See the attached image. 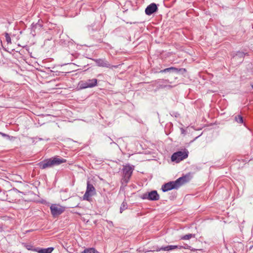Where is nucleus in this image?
Masks as SVG:
<instances>
[{
	"mask_svg": "<svg viewBox=\"0 0 253 253\" xmlns=\"http://www.w3.org/2000/svg\"><path fill=\"white\" fill-rule=\"evenodd\" d=\"M191 180L190 173L179 177L175 181H170L164 184L161 187L163 192H166L173 189H178L180 187L188 182Z\"/></svg>",
	"mask_w": 253,
	"mask_h": 253,
	"instance_id": "obj_1",
	"label": "nucleus"
},
{
	"mask_svg": "<svg viewBox=\"0 0 253 253\" xmlns=\"http://www.w3.org/2000/svg\"><path fill=\"white\" fill-rule=\"evenodd\" d=\"M15 66L14 69L12 70L15 72L17 74L23 75V74L27 71H33V68L38 70L41 72H45L49 74V72H52L50 69L51 67H46L41 66L40 64H35V66H33L32 64H27V67H25L23 64H15Z\"/></svg>",
	"mask_w": 253,
	"mask_h": 253,
	"instance_id": "obj_2",
	"label": "nucleus"
},
{
	"mask_svg": "<svg viewBox=\"0 0 253 253\" xmlns=\"http://www.w3.org/2000/svg\"><path fill=\"white\" fill-rule=\"evenodd\" d=\"M97 84V80L96 79H88L86 81H80L77 86L78 90H82L87 88H92Z\"/></svg>",
	"mask_w": 253,
	"mask_h": 253,
	"instance_id": "obj_3",
	"label": "nucleus"
},
{
	"mask_svg": "<svg viewBox=\"0 0 253 253\" xmlns=\"http://www.w3.org/2000/svg\"><path fill=\"white\" fill-rule=\"evenodd\" d=\"M134 167L129 165L124 166L123 169V177L121 181L123 184H127L132 174Z\"/></svg>",
	"mask_w": 253,
	"mask_h": 253,
	"instance_id": "obj_4",
	"label": "nucleus"
},
{
	"mask_svg": "<svg viewBox=\"0 0 253 253\" xmlns=\"http://www.w3.org/2000/svg\"><path fill=\"white\" fill-rule=\"evenodd\" d=\"M188 151L184 149L183 151H178L174 152L171 157V160L172 162H174L176 163H179L180 161L185 159L188 156Z\"/></svg>",
	"mask_w": 253,
	"mask_h": 253,
	"instance_id": "obj_5",
	"label": "nucleus"
},
{
	"mask_svg": "<svg viewBox=\"0 0 253 253\" xmlns=\"http://www.w3.org/2000/svg\"><path fill=\"white\" fill-rule=\"evenodd\" d=\"M95 193L96 192L94 187L88 181L87 182L86 191L83 196V200L89 201L90 200V197L95 195Z\"/></svg>",
	"mask_w": 253,
	"mask_h": 253,
	"instance_id": "obj_6",
	"label": "nucleus"
},
{
	"mask_svg": "<svg viewBox=\"0 0 253 253\" xmlns=\"http://www.w3.org/2000/svg\"><path fill=\"white\" fill-rule=\"evenodd\" d=\"M141 198L143 200L155 201L160 199V196L156 190H152L143 194Z\"/></svg>",
	"mask_w": 253,
	"mask_h": 253,
	"instance_id": "obj_7",
	"label": "nucleus"
},
{
	"mask_svg": "<svg viewBox=\"0 0 253 253\" xmlns=\"http://www.w3.org/2000/svg\"><path fill=\"white\" fill-rule=\"evenodd\" d=\"M53 217H56L61 214L65 211V208L57 204H52L50 207Z\"/></svg>",
	"mask_w": 253,
	"mask_h": 253,
	"instance_id": "obj_8",
	"label": "nucleus"
},
{
	"mask_svg": "<svg viewBox=\"0 0 253 253\" xmlns=\"http://www.w3.org/2000/svg\"><path fill=\"white\" fill-rule=\"evenodd\" d=\"M160 72L162 73H174L179 75H182L184 77H186V70L185 68H177L175 67H171L167 68L164 70H161Z\"/></svg>",
	"mask_w": 253,
	"mask_h": 253,
	"instance_id": "obj_9",
	"label": "nucleus"
},
{
	"mask_svg": "<svg viewBox=\"0 0 253 253\" xmlns=\"http://www.w3.org/2000/svg\"><path fill=\"white\" fill-rule=\"evenodd\" d=\"M48 159L52 167L55 166H58L67 162L66 159L62 158L58 156L51 157Z\"/></svg>",
	"mask_w": 253,
	"mask_h": 253,
	"instance_id": "obj_10",
	"label": "nucleus"
},
{
	"mask_svg": "<svg viewBox=\"0 0 253 253\" xmlns=\"http://www.w3.org/2000/svg\"><path fill=\"white\" fill-rule=\"evenodd\" d=\"M245 54L243 52L238 51L234 53L232 56V62H238L241 63L243 61V59Z\"/></svg>",
	"mask_w": 253,
	"mask_h": 253,
	"instance_id": "obj_11",
	"label": "nucleus"
},
{
	"mask_svg": "<svg viewBox=\"0 0 253 253\" xmlns=\"http://www.w3.org/2000/svg\"><path fill=\"white\" fill-rule=\"evenodd\" d=\"M158 7L156 3H152L149 4L145 9V12L146 15H151L158 10Z\"/></svg>",
	"mask_w": 253,
	"mask_h": 253,
	"instance_id": "obj_12",
	"label": "nucleus"
},
{
	"mask_svg": "<svg viewBox=\"0 0 253 253\" xmlns=\"http://www.w3.org/2000/svg\"><path fill=\"white\" fill-rule=\"evenodd\" d=\"M37 165L40 169H42L52 167L48 159L43 160V161L39 163Z\"/></svg>",
	"mask_w": 253,
	"mask_h": 253,
	"instance_id": "obj_13",
	"label": "nucleus"
},
{
	"mask_svg": "<svg viewBox=\"0 0 253 253\" xmlns=\"http://www.w3.org/2000/svg\"><path fill=\"white\" fill-rule=\"evenodd\" d=\"M54 248L49 247L47 248H37V252L39 253H51L53 251Z\"/></svg>",
	"mask_w": 253,
	"mask_h": 253,
	"instance_id": "obj_14",
	"label": "nucleus"
},
{
	"mask_svg": "<svg viewBox=\"0 0 253 253\" xmlns=\"http://www.w3.org/2000/svg\"><path fill=\"white\" fill-rule=\"evenodd\" d=\"M121 64H118L116 65H113V64H97V65L100 67H106L111 69H113L114 68H117Z\"/></svg>",
	"mask_w": 253,
	"mask_h": 253,
	"instance_id": "obj_15",
	"label": "nucleus"
},
{
	"mask_svg": "<svg viewBox=\"0 0 253 253\" xmlns=\"http://www.w3.org/2000/svg\"><path fill=\"white\" fill-rule=\"evenodd\" d=\"M195 237V234L189 233V234H186V235L181 236L180 237V239L184 240H189L191 238H194Z\"/></svg>",
	"mask_w": 253,
	"mask_h": 253,
	"instance_id": "obj_16",
	"label": "nucleus"
},
{
	"mask_svg": "<svg viewBox=\"0 0 253 253\" xmlns=\"http://www.w3.org/2000/svg\"><path fill=\"white\" fill-rule=\"evenodd\" d=\"M234 120L239 124H243L244 123L243 117L241 115H236Z\"/></svg>",
	"mask_w": 253,
	"mask_h": 253,
	"instance_id": "obj_17",
	"label": "nucleus"
},
{
	"mask_svg": "<svg viewBox=\"0 0 253 253\" xmlns=\"http://www.w3.org/2000/svg\"><path fill=\"white\" fill-rule=\"evenodd\" d=\"M83 253H99L94 248H90L84 250Z\"/></svg>",
	"mask_w": 253,
	"mask_h": 253,
	"instance_id": "obj_18",
	"label": "nucleus"
},
{
	"mask_svg": "<svg viewBox=\"0 0 253 253\" xmlns=\"http://www.w3.org/2000/svg\"><path fill=\"white\" fill-rule=\"evenodd\" d=\"M78 57V55L77 53L73 54V53H68L66 56V58L70 59V61H73V58H77Z\"/></svg>",
	"mask_w": 253,
	"mask_h": 253,
	"instance_id": "obj_19",
	"label": "nucleus"
},
{
	"mask_svg": "<svg viewBox=\"0 0 253 253\" xmlns=\"http://www.w3.org/2000/svg\"><path fill=\"white\" fill-rule=\"evenodd\" d=\"M127 209V203L125 201H124L121 205V207H120V213H122L124 211H125V210H126Z\"/></svg>",
	"mask_w": 253,
	"mask_h": 253,
	"instance_id": "obj_20",
	"label": "nucleus"
},
{
	"mask_svg": "<svg viewBox=\"0 0 253 253\" xmlns=\"http://www.w3.org/2000/svg\"><path fill=\"white\" fill-rule=\"evenodd\" d=\"M24 247L26 248V249H27L29 251H33L35 252H37V248H34V247L31 245H28L26 244H24Z\"/></svg>",
	"mask_w": 253,
	"mask_h": 253,
	"instance_id": "obj_21",
	"label": "nucleus"
},
{
	"mask_svg": "<svg viewBox=\"0 0 253 253\" xmlns=\"http://www.w3.org/2000/svg\"><path fill=\"white\" fill-rule=\"evenodd\" d=\"M153 250L150 251H146L145 252H160L161 251H162V249H161V247H159L158 246H154L152 247Z\"/></svg>",
	"mask_w": 253,
	"mask_h": 253,
	"instance_id": "obj_22",
	"label": "nucleus"
},
{
	"mask_svg": "<svg viewBox=\"0 0 253 253\" xmlns=\"http://www.w3.org/2000/svg\"><path fill=\"white\" fill-rule=\"evenodd\" d=\"M170 248H171L170 246V245H168V246H162V247H161V249H162V251H171Z\"/></svg>",
	"mask_w": 253,
	"mask_h": 253,
	"instance_id": "obj_23",
	"label": "nucleus"
},
{
	"mask_svg": "<svg viewBox=\"0 0 253 253\" xmlns=\"http://www.w3.org/2000/svg\"><path fill=\"white\" fill-rule=\"evenodd\" d=\"M5 37L7 43H11V38L8 33L5 34Z\"/></svg>",
	"mask_w": 253,
	"mask_h": 253,
	"instance_id": "obj_24",
	"label": "nucleus"
},
{
	"mask_svg": "<svg viewBox=\"0 0 253 253\" xmlns=\"http://www.w3.org/2000/svg\"><path fill=\"white\" fill-rule=\"evenodd\" d=\"M170 248L171 250L176 249H181L183 248V246H177V245H170Z\"/></svg>",
	"mask_w": 253,
	"mask_h": 253,
	"instance_id": "obj_25",
	"label": "nucleus"
},
{
	"mask_svg": "<svg viewBox=\"0 0 253 253\" xmlns=\"http://www.w3.org/2000/svg\"><path fill=\"white\" fill-rule=\"evenodd\" d=\"M176 196V194L175 193H172L171 195L169 196V199L170 200H173Z\"/></svg>",
	"mask_w": 253,
	"mask_h": 253,
	"instance_id": "obj_26",
	"label": "nucleus"
},
{
	"mask_svg": "<svg viewBox=\"0 0 253 253\" xmlns=\"http://www.w3.org/2000/svg\"><path fill=\"white\" fill-rule=\"evenodd\" d=\"M182 248H184L185 249H188V250H189V249H191V246L186 244L185 245V246H183Z\"/></svg>",
	"mask_w": 253,
	"mask_h": 253,
	"instance_id": "obj_27",
	"label": "nucleus"
},
{
	"mask_svg": "<svg viewBox=\"0 0 253 253\" xmlns=\"http://www.w3.org/2000/svg\"><path fill=\"white\" fill-rule=\"evenodd\" d=\"M181 133L182 134H186V130L183 128H180Z\"/></svg>",
	"mask_w": 253,
	"mask_h": 253,
	"instance_id": "obj_28",
	"label": "nucleus"
},
{
	"mask_svg": "<svg viewBox=\"0 0 253 253\" xmlns=\"http://www.w3.org/2000/svg\"><path fill=\"white\" fill-rule=\"evenodd\" d=\"M168 86L167 85H160V88H165L166 87H167ZM169 87H171V86L170 85H169L168 86Z\"/></svg>",
	"mask_w": 253,
	"mask_h": 253,
	"instance_id": "obj_29",
	"label": "nucleus"
},
{
	"mask_svg": "<svg viewBox=\"0 0 253 253\" xmlns=\"http://www.w3.org/2000/svg\"><path fill=\"white\" fill-rule=\"evenodd\" d=\"M3 230L2 226L0 224V232H2Z\"/></svg>",
	"mask_w": 253,
	"mask_h": 253,
	"instance_id": "obj_30",
	"label": "nucleus"
},
{
	"mask_svg": "<svg viewBox=\"0 0 253 253\" xmlns=\"http://www.w3.org/2000/svg\"><path fill=\"white\" fill-rule=\"evenodd\" d=\"M39 26V27H41L42 26L41 24H39V23H37V24H35V26H36V27H37V26Z\"/></svg>",
	"mask_w": 253,
	"mask_h": 253,
	"instance_id": "obj_31",
	"label": "nucleus"
},
{
	"mask_svg": "<svg viewBox=\"0 0 253 253\" xmlns=\"http://www.w3.org/2000/svg\"><path fill=\"white\" fill-rule=\"evenodd\" d=\"M189 250L192 251H195L197 250L196 249L193 248L192 247H191V249H189Z\"/></svg>",
	"mask_w": 253,
	"mask_h": 253,
	"instance_id": "obj_32",
	"label": "nucleus"
},
{
	"mask_svg": "<svg viewBox=\"0 0 253 253\" xmlns=\"http://www.w3.org/2000/svg\"><path fill=\"white\" fill-rule=\"evenodd\" d=\"M2 134L3 136H9L8 135L4 134V133H2Z\"/></svg>",
	"mask_w": 253,
	"mask_h": 253,
	"instance_id": "obj_33",
	"label": "nucleus"
},
{
	"mask_svg": "<svg viewBox=\"0 0 253 253\" xmlns=\"http://www.w3.org/2000/svg\"><path fill=\"white\" fill-rule=\"evenodd\" d=\"M112 143H114V144H116V143L113 141L110 143V144H112Z\"/></svg>",
	"mask_w": 253,
	"mask_h": 253,
	"instance_id": "obj_34",
	"label": "nucleus"
},
{
	"mask_svg": "<svg viewBox=\"0 0 253 253\" xmlns=\"http://www.w3.org/2000/svg\"><path fill=\"white\" fill-rule=\"evenodd\" d=\"M251 72L252 74H253V67L252 68Z\"/></svg>",
	"mask_w": 253,
	"mask_h": 253,
	"instance_id": "obj_35",
	"label": "nucleus"
},
{
	"mask_svg": "<svg viewBox=\"0 0 253 253\" xmlns=\"http://www.w3.org/2000/svg\"><path fill=\"white\" fill-rule=\"evenodd\" d=\"M31 231V230H29L26 231V232H30Z\"/></svg>",
	"mask_w": 253,
	"mask_h": 253,
	"instance_id": "obj_36",
	"label": "nucleus"
},
{
	"mask_svg": "<svg viewBox=\"0 0 253 253\" xmlns=\"http://www.w3.org/2000/svg\"><path fill=\"white\" fill-rule=\"evenodd\" d=\"M109 223H110V224H113V222H112V221H109Z\"/></svg>",
	"mask_w": 253,
	"mask_h": 253,
	"instance_id": "obj_37",
	"label": "nucleus"
},
{
	"mask_svg": "<svg viewBox=\"0 0 253 253\" xmlns=\"http://www.w3.org/2000/svg\"><path fill=\"white\" fill-rule=\"evenodd\" d=\"M201 135H201H199V136H197V137H196L195 139H197V138H198V137H199V136H200Z\"/></svg>",
	"mask_w": 253,
	"mask_h": 253,
	"instance_id": "obj_38",
	"label": "nucleus"
},
{
	"mask_svg": "<svg viewBox=\"0 0 253 253\" xmlns=\"http://www.w3.org/2000/svg\"><path fill=\"white\" fill-rule=\"evenodd\" d=\"M88 69H89V68H87V69H85L84 71H86V70H87Z\"/></svg>",
	"mask_w": 253,
	"mask_h": 253,
	"instance_id": "obj_39",
	"label": "nucleus"
},
{
	"mask_svg": "<svg viewBox=\"0 0 253 253\" xmlns=\"http://www.w3.org/2000/svg\"><path fill=\"white\" fill-rule=\"evenodd\" d=\"M81 69H77V70H76V71H79V70H80Z\"/></svg>",
	"mask_w": 253,
	"mask_h": 253,
	"instance_id": "obj_40",
	"label": "nucleus"
},
{
	"mask_svg": "<svg viewBox=\"0 0 253 253\" xmlns=\"http://www.w3.org/2000/svg\"><path fill=\"white\" fill-rule=\"evenodd\" d=\"M109 138L110 140H111L112 141V139L111 138V137H109Z\"/></svg>",
	"mask_w": 253,
	"mask_h": 253,
	"instance_id": "obj_41",
	"label": "nucleus"
},
{
	"mask_svg": "<svg viewBox=\"0 0 253 253\" xmlns=\"http://www.w3.org/2000/svg\"><path fill=\"white\" fill-rule=\"evenodd\" d=\"M72 45H73L75 46V44H74L73 43H71Z\"/></svg>",
	"mask_w": 253,
	"mask_h": 253,
	"instance_id": "obj_42",
	"label": "nucleus"
},
{
	"mask_svg": "<svg viewBox=\"0 0 253 253\" xmlns=\"http://www.w3.org/2000/svg\"><path fill=\"white\" fill-rule=\"evenodd\" d=\"M65 64H61V65L62 66V65H65Z\"/></svg>",
	"mask_w": 253,
	"mask_h": 253,
	"instance_id": "obj_43",
	"label": "nucleus"
},
{
	"mask_svg": "<svg viewBox=\"0 0 253 253\" xmlns=\"http://www.w3.org/2000/svg\"><path fill=\"white\" fill-rule=\"evenodd\" d=\"M252 88H253V84L252 85Z\"/></svg>",
	"mask_w": 253,
	"mask_h": 253,
	"instance_id": "obj_44",
	"label": "nucleus"
}]
</instances>
